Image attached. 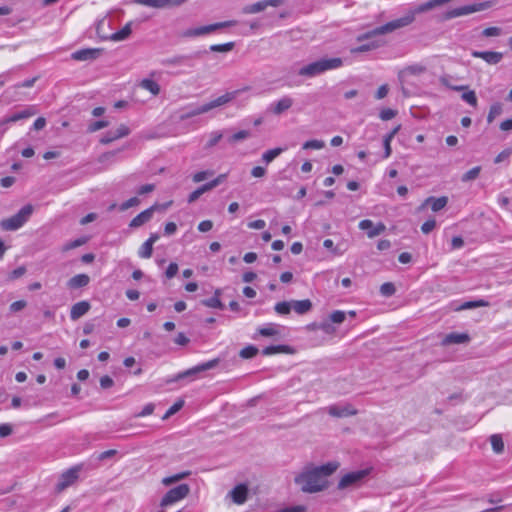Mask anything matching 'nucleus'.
Returning a JSON list of instances; mask_svg holds the SVG:
<instances>
[{"label": "nucleus", "instance_id": "ddd939ff", "mask_svg": "<svg viewBox=\"0 0 512 512\" xmlns=\"http://www.w3.org/2000/svg\"><path fill=\"white\" fill-rule=\"evenodd\" d=\"M367 475V471L360 470L345 474L338 483L339 489H345L360 482Z\"/></svg>", "mask_w": 512, "mask_h": 512}, {"label": "nucleus", "instance_id": "412c9836", "mask_svg": "<svg viewBox=\"0 0 512 512\" xmlns=\"http://www.w3.org/2000/svg\"><path fill=\"white\" fill-rule=\"evenodd\" d=\"M91 308V305L88 301L83 300L72 305L70 310V318L73 321L78 320L82 316H84Z\"/></svg>", "mask_w": 512, "mask_h": 512}, {"label": "nucleus", "instance_id": "2f4dec72", "mask_svg": "<svg viewBox=\"0 0 512 512\" xmlns=\"http://www.w3.org/2000/svg\"><path fill=\"white\" fill-rule=\"evenodd\" d=\"M130 34H131V23H127L122 29H120L119 31L113 33L110 36V39L112 41H115V42L123 41L126 38H128V36Z\"/></svg>", "mask_w": 512, "mask_h": 512}, {"label": "nucleus", "instance_id": "09e8293b", "mask_svg": "<svg viewBox=\"0 0 512 512\" xmlns=\"http://www.w3.org/2000/svg\"><path fill=\"white\" fill-rule=\"evenodd\" d=\"M184 405V401L183 400H178L176 401L167 411L166 413L163 415L162 419L163 420H166L168 419L169 417H171L172 415H174L175 413H177Z\"/></svg>", "mask_w": 512, "mask_h": 512}, {"label": "nucleus", "instance_id": "39448f33", "mask_svg": "<svg viewBox=\"0 0 512 512\" xmlns=\"http://www.w3.org/2000/svg\"><path fill=\"white\" fill-rule=\"evenodd\" d=\"M236 25V21L229 20L224 22H217L205 26L195 27V28H189L181 33L182 37L185 38H194V37H200L204 36L210 33H213L219 29L232 27Z\"/></svg>", "mask_w": 512, "mask_h": 512}, {"label": "nucleus", "instance_id": "f03ea898", "mask_svg": "<svg viewBox=\"0 0 512 512\" xmlns=\"http://www.w3.org/2000/svg\"><path fill=\"white\" fill-rule=\"evenodd\" d=\"M343 66V60L340 57L321 58L309 63L299 69L298 74L305 77H315L326 71L335 70Z\"/></svg>", "mask_w": 512, "mask_h": 512}, {"label": "nucleus", "instance_id": "f3484780", "mask_svg": "<svg viewBox=\"0 0 512 512\" xmlns=\"http://www.w3.org/2000/svg\"><path fill=\"white\" fill-rule=\"evenodd\" d=\"M130 134V129L125 124H121L115 131H108L101 139L100 143L109 144L117 139L123 138Z\"/></svg>", "mask_w": 512, "mask_h": 512}, {"label": "nucleus", "instance_id": "f8f14e48", "mask_svg": "<svg viewBox=\"0 0 512 512\" xmlns=\"http://www.w3.org/2000/svg\"><path fill=\"white\" fill-rule=\"evenodd\" d=\"M249 495V488L247 484L241 483L236 485L227 495V497H230L232 502L237 505L244 504Z\"/></svg>", "mask_w": 512, "mask_h": 512}, {"label": "nucleus", "instance_id": "4c0bfd02", "mask_svg": "<svg viewBox=\"0 0 512 512\" xmlns=\"http://www.w3.org/2000/svg\"><path fill=\"white\" fill-rule=\"evenodd\" d=\"M224 132L223 131H213L209 134V140L207 141L205 145V149H210L217 145L219 141L223 138Z\"/></svg>", "mask_w": 512, "mask_h": 512}, {"label": "nucleus", "instance_id": "680f3d73", "mask_svg": "<svg viewBox=\"0 0 512 512\" xmlns=\"http://www.w3.org/2000/svg\"><path fill=\"white\" fill-rule=\"evenodd\" d=\"M26 273V268L24 266H20L16 269H14L10 274H9V279L10 280H15V279H18L20 278L21 276H23L24 274Z\"/></svg>", "mask_w": 512, "mask_h": 512}, {"label": "nucleus", "instance_id": "20e7f679", "mask_svg": "<svg viewBox=\"0 0 512 512\" xmlns=\"http://www.w3.org/2000/svg\"><path fill=\"white\" fill-rule=\"evenodd\" d=\"M33 213V206L27 204L23 206L15 215L3 219L0 223L1 228L6 231H15L21 228Z\"/></svg>", "mask_w": 512, "mask_h": 512}, {"label": "nucleus", "instance_id": "6e6552de", "mask_svg": "<svg viewBox=\"0 0 512 512\" xmlns=\"http://www.w3.org/2000/svg\"><path fill=\"white\" fill-rule=\"evenodd\" d=\"M218 362H219L218 359H213V360H210L208 362L199 364V365H197V366H195L193 368H190V369H188V370H186L184 372L178 373L174 378L167 380V383H171V382H175V381H180L182 379L194 376V375H196L199 372H203V371L212 369V368L217 366Z\"/></svg>", "mask_w": 512, "mask_h": 512}, {"label": "nucleus", "instance_id": "bb28decb", "mask_svg": "<svg viewBox=\"0 0 512 512\" xmlns=\"http://www.w3.org/2000/svg\"><path fill=\"white\" fill-rule=\"evenodd\" d=\"M312 308V303L309 299L304 300H293L292 309L300 315L306 314Z\"/></svg>", "mask_w": 512, "mask_h": 512}, {"label": "nucleus", "instance_id": "4468645a", "mask_svg": "<svg viewBox=\"0 0 512 512\" xmlns=\"http://www.w3.org/2000/svg\"><path fill=\"white\" fill-rule=\"evenodd\" d=\"M35 114H36V109L34 108V106H28L27 108H25L19 112H16L10 116L3 118L0 121V126H4V125H7L8 123H15L17 121L27 119Z\"/></svg>", "mask_w": 512, "mask_h": 512}, {"label": "nucleus", "instance_id": "37998d69", "mask_svg": "<svg viewBox=\"0 0 512 512\" xmlns=\"http://www.w3.org/2000/svg\"><path fill=\"white\" fill-rule=\"evenodd\" d=\"M481 171L480 166L473 167L472 169L468 170L466 173H464L461 177L462 182H469L472 180H475Z\"/></svg>", "mask_w": 512, "mask_h": 512}, {"label": "nucleus", "instance_id": "79ce46f5", "mask_svg": "<svg viewBox=\"0 0 512 512\" xmlns=\"http://www.w3.org/2000/svg\"><path fill=\"white\" fill-rule=\"evenodd\" d=\"M291 309H292V301L291 302H287V301L278 302L274 306L275 312L280 315L289 314L291 312Z\"/></svg>", "mask_w": 512, "mask_h": 512}, {"label": "nucleus", "instance_id": "5701e85b", "mask_svg": "<svg viewBox=\"0 0 512 512\" xmlns=\"http://www.w3.org/2000/svg\"><path fill=\"white\" fill-rule=\"evenodd\" d=\"M470 341V336L467 333L452 332L447 334L443 340L442 345L447 346L451 344H465Z\"/></svg>", "mask_w": 512, "mask_h": 512}, {"label": "nucleus", "instance_id": "864d4df0", "mask_svg": "<svg viewBox=\"0 0 512 512\" xmlns=\"http://www.w3.org/2000/svg\"><path fill=\"white\" fill-rule=\"evenodd\" d=\"M214 172L212 170L199 171L192 176V180L195 183H199L212 176Z\"/></svg>", "mask_w": 512, "mask_h": 512}, {"label": "nucleus", "instance_id": "aec40b11", "mask_svg": "<svg viewBox=\"0 0 512 512\" xmlns=\"http://www.w3.org/2000/svg\"><path fill=\"white\" fill-rule=\"evenodd\" d=\"M472 56L475 58H481L491 65L499 63L503 57L502 53L494 51H473Z\"/></svg>", "mask_w": 512, "mask_h": 512}, {"label": "nucleus", "instance_id": "473e14b6", "mask_svg": "<svg viewBox=\"0 0 512 512\" xmlns=\"http://www.w3.org/2000/svg\"><path fill=\"white\" fill-rule=\"evenodd\" d=\"M220 290L215 291V295L202 301V304L209 308L223 309V304L219 299Z\"/></svg>", "mask_w": 512, "mask_h": 512}, {"label": "nucleus", "instance_id": "4d7b16f0", "mask_svg": "<svg viewBox=\"0 0 512 512\" xmlns=\"http://www.w3.org/2000/svg\"><path fill=\"white\" fill-rule=\"evenodd\" d=\"M154 409L155 405L153 403H148L143 407V409L139 413L135 414V417L140 418L151 415L154 412Z\"/></svg>", "mask_w": 512, "mask_h": 512}, {"label": "nucleus", "instance_id": "423d86ee", "mask_svg": "<svg viewBox=\"0 0 512 512\" xmlns=\"http://www.w3.org/2000/svg\"><path fill=\"white\" fill-rule=\"evenodd\" d=\"M489 2H481V3H474L470 5H465L462 7L454 8L449 11H447L444 15V18L446 20L469 15L475 12L483 11L489 7Z\"/></svg>", "mask_w": 512, "mask_h": 512}, {"label": "nucleus", "instance_id": "bf43d9fd", "mask_svg": "<svg viewBox=\"0 0 512 512\" xmlns=\"http://www.w3.org/2000/svg\"><path fill=\"white\" fill-rule=\"evenodd\" d=\"M436 226V221L434 219H429L425 221L421 226V231L424 234L430 233Z\"/></svg>", "mask_w": 512, "mask_h": 512}, {"label": "nucleus", "instance_id": "9b49d317", "mask_svg": "<svg viewBox=\"0 0 512 512\" xmlns=\"http://www.w3.org/2000/svg\"><path fill=\"white\" fill-rule=\"evenodd\" d=\"M359 229L367 232L369 238H374L386 230L384 223L379 222L376 225L369 219L361 220L358 224Z\"/></svg>", "mask_w": 512, "mask_h": 512}, {"label": "nucleus", "instance_id": "a878e982", "mask_svg": "<svg viewBox=\"0 0 512 512\" xmlns=\"http://www.w3.org/2000/svg\"><path fill=\"white\" fill-rule=\"evenodd\" d=\"M329 414L334 417H348L356 414L351 406H337L333 405L329 407Z\"/></svg>", "mask_w": 512, "mask_h": 512}, {"label": "nucleus", "instance_id": "c85d7f7f", "mask_svg": "<svg viewBox=\"0 0 512 512\" xmlns=\"http://www.w3.org/2000/svg\"><path fill=\"white\" fill-rule=\"evenodd\" d=\"M489 306V302L483 299L475 300V301H466L463 304H461L459 307H457L456 311L461 310H468V309H474L478 307H487Z\"/></svg>", "mask_w": 512, "mask_h": 512}, {"label": "nucleus", "instance_id": "603ef678", "mask_svg": "<svg viewBox=\"0 0 512 512\" xmlns=\"http://www.w3.org/2000/svg\"><path fill=\"white\" fill-rule=\"evenodd\" d=\"M325 146V143L324 141L322 140H317V139H313V140H308L306 141L302 148L303 149H315V150H319V149H322L323 147Z\"/></svg>", "mask_w": 512, "mask_h": 512}, {"label": "nucleus", "instance_id": "0eeeda50", "mask_svg": "<svg viewBox=\"0 0 512 512\" xmlns=\"http://www.w3.org/2000/svg\"><path fill=\"white\" fill-rule=\"evenodd\" d=\"M190 492L187 484H180L170 489L162 498L161 506L166 507L185 498Z\"/></svg>", "mask_w": 512, "mask_h": 512}, {"label": "nucleus", "instance_id": "774afa93", "mask_svg": "<svg viewBox=\"0 0 512 512\" xmlns=\"http://www.w3.org/2000/svg\"><path fill=\"white\" fill-rule=\"evenodd\" d=\"M279 512H306V507L302 505L286 507L281 509Z\"/></svg>", "mask_w": 512, "mask_h": 512}, {"label": "nucleus", "instance_id": "6e6d98bb", "mask_svg": "<svg viewBox=\"0 0 512 512\" xmlns=\"http://www.w3.org/2000/svg\"><path fill=\"white\" fill-rule=\"evenodd\" d=\"M139 203H140V200L137 197H132V198L128 199L127 201L123 202L120 205L119 209L121 211H126L131 207L138 206Z\"/></svg>", "mask_w": 512, "mask_h": 512}, {"label": "nucleus", "instance_id": "58836bf2", "mask_svg": "<svg viewBox=\"0 0 512 512\" xmlns=\"http://www.w3.org/2000/svg\"><path fill=\"white\" fill-rule=\"evenodd\" d=\"M235 43L234 42H227L224 44H213L209 47V50L211 52H220V53H226L230 52L234 49Z\"/></svg>", "mask_w": 512, "mask_h": 512}, {"label": "nucleus", "instance_id": "e2e57ef3", "mask_svg": "<svg viewBox=\"0 0 512 512\" xmlns=\"http://www.w3.org/2000/svg\"><path fill=\"white\" fill-rule=\"evenodd\" d=\"M178 272V265L174 262L170 263L166 269L165 275L168 279L173 278Z\"/></svg>", "mask_w": 512, "mask_h": 512}, {"label": "nucleus", "instance_id": "3c124183", "mask_svg": "<svg viewBox=\"0 0 512 512\" xmlns=\"http://www.w3.org/2000/svg\"><path fill=\"white\" fill-rule=\"evenodd\" d=\"M395 292H396V288H395L394 284L391 282L383 283L380 286V293L385 297H390V296L394 295Z\"/></svg>", "mask_w": 512, "mask_h": 512}, {"label": "nucleus", "instance_id": "a211bd4d", "mask_svg": "<svg viewBox=\"0 0 512 512\" xmlns=\"http://www.w3.org/2000/svg\"><path fill=\"white\" fill-rule=\"evenodd\" d=\"M135 3L153 8H165L179 6L186 0H134Z\"/></svg>", "mask_w": 512, "mask_h": 512}, {"label": "nucleus", "instance_id": "c03bdc74", "mask_svg": "<svg viewBox=\"0 0 512 512\" xmlns=\"http://www.w3.org/2000/svg\"><path fill=\"white\" fill-rule=\"evenodd\" d=\"M257 353H258L257 347H255L253 345H248V346L244 347L243 349H241L239 355L243 359H250V358L255 357L257 355Z\"/></svg>", "mask_w": 512, "mask_h": 512}, {"label": "nucleus", "instance_id": "e433bc0d", "mask_svg": "<svg viewBox=\"0 0 512 512\" xmlns=\"http://www.w3.org/2000/svg\"><path fill=\"white\" fill-rule=\"evenodd\" d=\"M490 442L495 453L500 454L504 451V442L499 434H493L490 437Z\"/></svg>", "mask_w": 512, "mask_h": 512}, {"label": "nucleus", "instance_id": "b1692460", "mask_svg": "<svg viewBox=\"0 0 512 512\" xmlns=\"http://www.w3.org/2000/svg\"><path fill=\"white\" fill-rule=\"evenodd\" d=\"M448 203V198L446 196H441L439 198H435L433 196L428 197L420 208L425 206H430L432 211L438 212L442 210Z\"/></svg>", "mask_w": 512, "mask_h": 512}, {"label": "nucleus", "instance_id": "a19ab883", "mask_svg": "<svg viewBox=\"0 0 512 512\" xmlns=\"http://www.w3.org/2000/svg\"><path fill=\"white\" fill-rule=\"evenodd\" d=\"M190 475V471H184V472H181V473H177L175 475H172V476H169V477H165L163 480H162V483L166 486L168 485H171L173 483H176L186 477H188Z\"/></svg>", "mask_w": 512, "mask_h": 512}, {"label": "nucleus", "instance_id": "7c9ffc66", "mask_svg": "<svg viewBox=\"0 0 512 512\" xmlns=\"http://www.w3.org/2000/svg\"><path fill=\"white\" fill-rule=\"evenodd\" d=\"M382 44L383 43L378 40H373L371 42L362 44L356 48L351 49V53H362V52L371 51V50L379 48L380 46H382Z\"/></svg>", "mask_w": 512, "mask_h": 512}, {"label": "nucleus", "instance_id": "a18cd8bd", "mask_svg": "<svg viewBox=\"0 0 512 512\" xmlns=\"http://www.w3.org/2000/svg\"><path fill=\"white\" fill-rule=\"evenodd\" d=\"M152 252H153V246L150 244V242L145 241L141 245V247L138 251V255L140 258L147 259L152 256Z\"/></svg>", "mask_w": 512, "mask_h": 512}, {"label": "nucleus", "instance_id": "dca6fc26", "mask_svg": "<svg viewBox=\"0 0 512 512\" xmlns=\"http://www.w3.org/2000/svg\"><path fill=\"white\" fill-rule=\"evenodd\" d=\"M101 49L85 48L80 49L71 54V58L75 61H89L97 59L101 54Z\"/></svg>", "mask_w": 512, "mask_h": 512}, {"label": "nucleus", "instance_id": "c756f323", "mask_svg": "<svg viewBox=\"0 0 512 512\" xmlns=\"http://www.w3.org/2000/svg\"><path fill=\"white\" fill-rule=\"evenodd\" d=\"M290 351V347L287 345H271L267 346L262 350V354L265 356H270L278 353H288Z\"/></svg>", "mask_w": 512, "mask_h": 512}, {"label": "nucleus", "instance_id": "052dcab7", "mask_svg": "<svg viewBox=\"0 0 512 512\" xmlns=\"http://www.w3.org/2000/svg\"><path fill=\"white\" fill-rule=\"evenodd\" d=\"M116 454H117V450L110 449V450L99 453L96 458L98 461H104L106 459H110V458L114 457Z\"/></svg>", "mask_w": 512, "mask_h": 512}, {"label": "nucleus", "instance_id": "69168bd1", "mask_svg": "<svg viewBox=\"0 0 512 512\" xmlns=\"http://www.w3.org/2000/svg\"><path fill=\"white\" fill-rule=\"evenodd\" d=\"M27 303L25 300H18L10 305L11 312H18L26 307Z\"/></svg>", "mask_w": 512, "mask_h": 512}, {"label": "nucleus", "instance_id": "5fc2aeb1", "mask_svg": "<svg viewBox=\"0 0 512 512\" xmlns=\"http://www.w3.org/2000/svg\"><path fill=\"white\" fill-rule=\"evenodd\" d=\"M108 125H109L108 121H105V120L95 121L88 126V132H90V133L96 132L98 130H101V129L107 127Z\"/></svg>", "mask_w": 512, "mask_h": 512}, {"label": "nucleus", "instance_id": "4be33fe9", "mask_svg": "<svg viewBox=\"0 0 512 512\" xmlns=\"http://www.w3.org/2000/svg\"><path fill=\"white\" fill-rule=\"evenodd\" d=\"M200 54H201L200 52H196L193 55H179V56H175V57L163 60L162 64L168 65V66H178V65L192 66L190 61L192 60L193 57H199Z\"/></svg>", "mask_w": 512, "mask_h": 512}, {"label": "nucleus", "instance_id": "de8ad7c7", "mask_svg": "<svg viewBox=\"0 0 512 512\" xmlns=\"http://www.w3.org/2000/svg\"><path fill=\"white\" fill-rule=\"evenodd\" d=\"M461 98L466 103L470 104L473 107H476V105H477V97H476V94H475V92L473 90L464 91L463 94L461 95Z\"/></svg>", "mask_w": 512, "mask_h": 512}, {"label": "nucleus", "instance_id": "13d9d810", "mask_svg": "<svg viewBox=\"0 0 512 512\" xmlns=\"http://www.w3.org/2000/svg\"><path fill=\"white\" fill-rule=\"evenodd\" d=\"M323 246L330 250L335 255H341L343 253L342 250L338 248V246H334V243L331 239H325L323 242Z\"/></svg>", "mask_w": 512, "mask_h": 512}, {"label": "nucleus", "instance_id": "49530a36", "mask_svg": "<svg viewBox=\"0 0 512 512\" xmlns=\"http://www.w3.org/2000/svg\"><path fill=\"white\" fill-rule=\"evenodd\" d=\"M346 316H347L346 312L341 311V310H335L330 314L329 320L331 323L341 324L345 321Z\"/></svg>", "mask_w": 512, "mask_h": 512}, {"label": "nucleus", "instance_id": "cd10ccee", "mask_svg": "<svg viewBox=\"0 0 512 512\" xmlns=\"http://www.w3.org/2000/svg\"><path fill=\"white\" fill-rule=\"evenodd\" d=\"M138 86L149 91L153 96H157L160 93V85L156 81L149 78L142 79Z\"/></svg>", "mask_w": 512, "mask_h": 512}, {"label": "nucleus", "instance_id": "6ab92c4d", "mask_svg": "<svg viewBox=\"0 0 512 512\" xmlns=\"http://www.w3.org/2000/svg\"><path fill=\"white\" fill-rule=\"evenodd\" d=\"M156 208H157V206L153 205V206L149 207L148 209L139 213L136 217H134L130 221L129 227L130 228H138V227H141L142 225H144L145 223L149 222L152 219L153 213Z\"/></svg>", "mask_w": 512, "mask_h": 512}, {"label": "nucleus", "instance_id": "7ed1b4c3", "mask_svg": "<svg viewBox=\"0 0 512 512\" xmlns=\"http://www.w3.org/2000/svg\"><path fill=\"white\" fill-rule=\"evenodd\" d=\"M237 94H238V91L227 92V93H225V94H223V95H221L203 105H200V106L190 109L185 114H182L180 116V119L185 120V119L197 116V115L207 113L210 110L215 109L217 107L223 106V105L231 102L237 96Z\"/></svg>", "mask_w": 512, "mask_h": 512}, {"label": "nucleus", "instance_id": "8fccbe9b", "mask_svg": "<svg viewBox=\"0 0 512 512\" xmlns=\"http://www.w3.org/2000/svg\"><path fill=\"white\" fill-rule=\"evenodd\" d=\"M250 136V133L249 131H246V130H241V131H238L236 133H234L232 136H230L227 141L230 143V144H234L238 141H241V140H244V139H247L248 137Z\"/></svg>", "mask_w": 512, "mask_h": 512}, {"label": "nucleus", "instance_id": "c9c22d12", "mask_svg": "<svg viewBox=\"0 0 512 512\" xmlns=\"http://www.w3.org/2000/svg\"><path fill=\"white\" fill-rule=\"evenodd\" d=\"M258 334L264 337H271L277 335L279 332L277 330V325L273 323H269L263 327L258 328Z\"/></svg>", "mask_w": 512, "mask_h": 512}, {"label": "nucleus", "instance_id": "1a4fd4ad", "mask_svg": "<svg viewBox=\"0 0 512 512\" xmlns=\"http://www.w3.org/2000/svg\"><path fill=\"white\" fill-rule=\"evenodd\" d=\"M80 470V466H74L68 469L67 471L63 472L56 485V490L58 492H61L65 490L67 487L71 486L78 479Z\"/></svg>", "mask_w": 512, "mask_h": 512}, {"label": "nucleus", "instance_id": "2eb2a0df", "mask_svg": "<svg viewBox=\"0 0 512 512\" xmlns=\"http://www.w3.org/2000/svg\"><path fill=\"white\" fill-rule=\"evenodd\" d=\"M292 105L293 99L289 96H284L278 101L271 103L268 107V111L278 116L289 110Z\"/></svg>", "mask_w": 512, "mask_h": 512}, {"label": "nucleus", "instance_id": "72a5a7b5", "mask_svg": "<svg viewBox=\"0 0 512 512\" xmlns=\"http://www.w3.org/2000/svg\"><path fill=\"white\" fill-rule=\"evenodd\" d=\"M267 8L266 0L259 1L256 3H253L251 5H247L243 8V13L245 14H256L259 13Z\"/></svg>", "mask_w": 512, "mask_h": 512}, {"label": "nucleus", "instance_id": "f257e3e1", "mask_svg": "<svg viewBox=\"0 0 512 512\" xmlns=\"http://www.w3.org/2000/svg\"><path fill=\"white\" fill-rule=\"evenodd\" d=\"M339 467V463L332 461L303 471L295 477V483L306 493H316L324 490L327 485V477L333 474Z\"/></svg>", "mask_w": 512, "mask_h": 512}, {"label": "nucleus", "instance_id": "338daca9", "mask_svg": "<svg viewBox=\"0 0 512 512\" xmlns=\"http://www.w3.org/2000/svg\"><path fill=\"white\" fill-rule=\"evenodd\" d=\"M174 342L177 345L185 346V345H187L189 343V338L184 333L180 332L175 337Z\"/></svg>", "mask_w": 512, "mask_h": 512}, {"label": "nucleus", "instance_id": "ea45409f", "mask_svg": "<svg viewBox=\"0 0 512 512\" xmlns=\"http://www.w3.org/2000/svg\"><path fill=\"white\" fill-rule=\"evenodd\" d=\"M503 111L502 104L499 102H496L490 106V110L487 116L488 123L493 122V120L499 116Z\"/></svg>", "mask_w": 512, "mask_h": 512}, {"label": "nucleus", "instance_id": "f704fd0d", "mask_svg": "<svg viewBox=\"0 0 512 512\" xmlns=\"http://www.w3.org/2000/svg\"><path fill=\"white\" fill-rule=\"evenodd\" d=\"M284 151L283 148H274V149H270V150H267L266 152H264L262 154V161L265 163V164H269L271 163L276 157H278L282 152Z\"/></svg>", "mask_w": 512, "mask_h": 512}, {"label": "nucleus", "instance_id": "393cba45", "mask_svg": "<svg viewBox=\"0 0 512 512\" xmlns=\"http://www.w3.org/2000/svg\"><path fill=\"white\" fill-rule=\"evenodd\" d=\"M89 282L90 277L87 274H77L68 280L67 286L69 289H78L87 286Z\"/></svg>", "mask_w": 512, "mask_h": 512}, {"label": "nucleus", "instance_id": "9d476101", "mask_svg": "<svg viewBox=\"0 0 512 512\" xmlns=\"http://www.w3.org/2000/svg\"><path fill=\"white\" fill-rule=\"evenodd\" d=\"M427 71V67L421 63L408 65L401 69L398 73V79L401 83L409 82L411 76H420Z\"/></svg>", "mask_w": 512, "mask_h": 512}, {"label": "nucleus", "instance_id": "0e129e2a", "mask_svg": "<svg viewBox=\"0 0 512 512\" xmlns=\"http://www.w3.org/2000/svg\"><path fill=\"white\" fill-rule=\"evenodd\" d=\"M396 115V111L390 108L383 109L380 112V118L384 121L392 119Z\"/></svg>", "mask_w": 512, "mask_h": 512}]
</instances>
